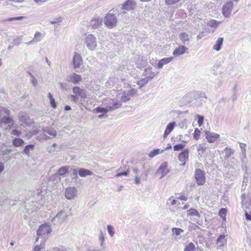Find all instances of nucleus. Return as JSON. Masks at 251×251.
I'll return each mask as SVG.
<instances>
[{"label":"nucleus","instance_id":"obj_64","mask_svg":"<svg viewBox=\"0 0 251 251\" xmlns=\"http://www.w3.org/2000/svg\"><path fill=\"white\" fill-rule=\"evenodd\" d=\"M51 251H69L67 249H60L58 248L55 247L51 249Z\"/></svg>","mask_w":251,"mask_h":251},{"label":"nucleus","instance_id":"obj_43","mask_svg":"<svg viewBox=\"0 0 251 251\" xmlns=\"http://www.w3.org/2000/svg\"><path fill=\"white\" fill-rule=\"evenodd\" d=\"M206 147L204 144H200L198 146L197 151L199 154H202L205 151Z\"/></svg>","mask_w":251,"mask_h":251},{"label":"nucleus","instance_id":"obj_9","mask_svg":"<svg viewBox=\"0 0 251 251\" xmlns=\"http://www.w3.org/2000/svg\"><path fill=\"white\" fill-rule=\"evenodd\" d=\"M77 196V190L75 187H68L65 191V197L68 200L75 199Z\"/></svg>","mask_w":251,"mask_h":251},{"label":"nucleus","instance_id":"obj_22","mask_svg":"<svg viewBox=\"0 0 251 251\" xmlns=\"http://www.w3.org/2000/svg\"><path fill=\"white\" fill-rule=\"evenodd\" d=\"M187 49V48L183 45L179 46L178 47L176 48L173 51V54L175 56L183 54Z\"/></svg>","mask_w":251,"mask_h":251},{"label":"nucleus","instance_id":"obj_58","mask_svg":"<svg viewBox=\"0 0 251 251\" xmlns=\"http://www.w3.org/2000/svg\"><path fill=\"white\" fill-rule=\"evenodd\" d=\"M134 182L136 184H139L141 183L140 175L135 176Z\"/></svg>","mask_w":251,"mask_h":251},{"label":"nucleus","instance_id":"obj_50","mask_svg":"<svg viewBox=\"0 0 251 251\" xmlns=\"http://www.w3.org/2000/svg\"><path fill=\"white\" fill-rule=\"evenodd\" d=\"M201 133V131L198 128H196L195 129L194 135H193L194 139L197 140H198L200 137Z\"/></svg>","mask_w":251,"mask_h":251},{"label":"nucleus","instance_id":"obj_42","mask_svg":"<svg viewBox=\"0 0 251 251\" xmlns=\"http://www.w3.org/2000/svg\"><path fill=\"white\" fill-rule=\"evenodd\" d=\"M107 229L110 236L111 237H113L115 234V230L114 227L111 225H109L107 226Z\"/></svg>","mask_w":251,"mask_h":251},{"label":"nucleus","instance_id":"obj_26","mask_svg":"<svg viewBox=\"0 0 251 251\" xmlns=\"http://www.w3.org/2000/svg\"><path fill=\"white\" fill-rule=\"evenodd\" d=\"M78 174L80 177H85L88 176H91L93 175V173L87 169L83 168L78 169Z\"/></svg>","mask_w":251,"mask_h":251},{"label":"nucleus","instance_id":"obj_44","mask_svg":"<svg viewBox=\"0 0 251 251\" xmlns=\"http://www.w3.org/2000/svg\"><path fill=\"white\" fill-rule=\"evenodd\" d=\"M183 230L179 228L174 227L172 228L173 233L177 236L180 235L181 233H183Z\"/></svg>","mask_w":251,"mask_h":251},{"label":"nucleus","instance_id":"obj_54","mask_svg":"<svg viewBox=\"0 0 251 251\" xmlns=\"http://www.w3.org/2000/svg\"><path fill=\"white\" fill-rule=\"evenodd\" d=\"M180 0H165V3L167 4L172 5L178 2Z\"/></svg>","mask_w":251,"mask_h":251},{"label":"nucleus","instance_id":"obj_40","mask_svg":"<svg viewBox=\"0 0 251 251\" xmlns=\"http://www.w3.org/2000/svg\"><path fill=\"white\" fill-rule=\"evenodd\" d=\"M195 246L193 243H190L186 246L184 251H195Z\"/></svg>","mask_w":251,"mask_h":251},{"label":"nucleus","instance_id":"obj_8","mask_svg":"<svg viewBox=\"0 0 251 251\" xmlns=\"http://www.w3.org/2000/svg\"><path fill=\"white\" fill-rule=\"evenodd\" d=\"M170 172L168 169V164L167 162H163L156 171V175L160 176L161 179L166 176Z\"/></svg>","mask_w":251,"mask_h":251},{"label":"nucleus","instance_id":"obj_49","mask_svg":"<svg viewBox=\"0 0 251 251\" xmlns=\"http://www.w3.org/2000/svg\"><path fill=\"white\" fill-rule=\"evenodd\" d=\"M177 200L175 199L173 197H170L167 201V204L170 205H174L176 204Z\"/></svg>","mask_w":251,"mask_h":251},{"label":"nucleus","instance_id":"obj_30","mask_svg":"<svg viewBox=\"0 0 251 251\" xmlns=\"http://www.w3.org/2000/svg\"><path fill=\"white\" fill-rule=\"evenodd\" d=\"M179 37L183 44L186 42H189L190 38V35L186 32L181 33L179 35Z\"/></svg>","mask_w":251,"mask_h":251},{"label":"nucleus","instance_id":"obj_20","mask_svg":"<svg viewBox=\"0 0 251 251\" xmlns=\"http://www.w3.org/2000/svg\"><path fill=\"white\" fill-rule=\"evenodd\" d=\"M233 8V4L232 2H227L223 7V14L225 17H227L230 15L232 9Z\"/></svg>","mask_w":251,"mask_h":251},{"label":"nucleus","instance_id":"obj_3","mask_svg":"<svg viewBox=\"0 0 251 251\" xmlns=\"http://www.w3.org/2000/svg\"><path fill=\"white\" fill-rule=\"evenodd\" d=\"M242 208L245 212L247 221H251V199L250 198H244L242 200Z\"/></svg>","mask_w":251,"mask_h":251},{"label":"nucleus","instance_id":"obj_57","mask_svg":"<svg viewBox=\"0 0 251 251\" xmlns=\"http://www.w3.org/2000/svg\"><path fill=\"white\" fill-rule=\"evenodd\" d=\"M129 173V171H126V172H123V173H119L118 174H117L115 176L116 177H120V176H127L128 175Z\"/></svg>","mask_w":251,"mask_h":251},{"label":"nucleus","instance_id":"obj_59","mask_svg":"<svg viewBox=\"0 0 251 251\" xmlns=\"http://www.w3.org/2000/svg\"><path fill=\"white\" fill-rule=\"evenodd\" d=\"M22 41V37H17L14 40V43L16 45H19Z\"/></svg>","mask_w":251,"mask_h":251},{"label":"nucleus","instance_id":"obj_4","mask_svg":"<svg viewBox=\"0 0 251 251\" xmlns=\"http://www.w3.org/2000/svg\"><path fill=\"white\" fill-rule=\"evenodd\" d=\"M137 92L136 89L131 88L127 91L120 90L118 92L117 97L122 101H126L130 100V97H132Z\"/></svg>","mask_w":251,"mask_h":251},{"label":"nucleus","instance_id":"obj_37","mask_svg":"<svg viewBox=\"0 0 251 251\" xmlns=\"http://www.w3.org/2000/svg\"><path fill=\"white\" fill-rule=\"evenodd\" d=\"M48 97L50 100V103L51 106L53 108H55L56 107V103L51 94L50 93H49Z\"/></svg>","mask_w":251,"mask_h":251},{"label":"nucleus","instance_id":"obj_28","mask_svg":"<svg viewBox=\"0 0 251 251\" xmlns=\"http://www.w3.org/2000/svg\"><path fill=\"white\" fill-rule=\"evenodd\" d=\"M226 239L225 236L224 235H221L218 238L216 245L218 247H222L225 244H226Z\"/></svg>","mask_w":251,"mask_h":251},{"label":"nucleus","instance_id":"obj_46","mask_svg":"<svg viewBox=\"0 0 251 251\" xmlns=\"http://www.w3.org/2000/svg\"><path fill=\"white\" fill-rule=\"evenodd\" d=\"M34 148V146L33 145H30L26 146L24 150V152L26 154L29 155L30 154V151L32 150Z\"/></svg>","mask_w":251,"mask_h":251},{"label":"nucleus","instance_id":"obj_17","mask_svg":"<svg viewBox=\"0 0 251 251\" xmlns=\"http://www.w3.org/2000/svg\"><path fill=\"white\" fill-rule=\"evenodd\" d=\"M136 5V3L134 0H127L122 5V9L129 11L134 9Z\"/></svg>","mask_w":251,"mask_h":251},{"label":"nucleus","instance_id":"obj_51","mask_svg":"<svg viewBox=\"0 0 251 251\" xmlns=\"http://www.w3.org/2000/svg\"><path fill=\"white\" fill-rule=\"evenodd\" d=\"M184 144H180L175 145L173 148L175 151H179L183 149L184 148Z\"/></svg>","mask_w":251,"mask_h":251},{"label":"nucleus","instance_id":"obj_52","mask_svg":"<svg viewBox=\"0 0 251 251\" xmlns=\"http://www.w3.org/2000/svg\"><path fill=\"white\" fill-rule=\"evenodd\" d=\"M198 118V123L200 126H201L203 123L204 118L203 116L198 115L197 116Z\"/></svg>","mask_w":251,"mask_h":251},{"label":"nucleus","instance_id":"obj_13","mask_svg":"<svg viewBox=\"0 0 251 251\" xmlns=\"http://www.w3.org/2000/svg\"><path fill=\"white\" fill-rule=\"evenodd\" d=\"M205 138L209 143H212L220 138V135L218 133L212 132L208 130L204 131Z\"/></svg>","mask_w":251,"mask_h":251},{"label":"nucleus","instance_id":"obj_39","mask_svg":"<svg viewBox=\"0 0 251 251\" xmlns=\"http://www.w3.org/2000/svg\"><path fill=\"white\" fill-rule=\"evenodd\" d=\"M45 241L44 240H42L41 241L40 244L39 245H36L35 246L33 250V251H40L45 248Z\"/></svg>","mask_w":251,"mask_h":251},{"label":"nucleus","instance_id":"obj_48","mask_svg":"<svg viewBox=\"0 0 251 251\" xmlns=\"http://www.w3.org/2000/svg\"><path fill=\"white\" fill-rule=\"evenodd\" d=\"M146 63L147 62L145 60L143 59H138L137 61V66L138 68H141L143 67Z\"/></svg>","mask_w":251,"mask_h":251},{"label":"nucleus","instance_id":"obj_61","mask_svg":"<svg viewBox=\"0 0 251 251\" xmlns=\"http://www.w3.org/2000/svg\"><path fill=\"white\" fill-rule=\"evenodd\" d=\"M62 21V18L61 17H58L55 19L54 20L51 21L50 23L51 24H54L57 23H60Z\"/></svg>","mask_w":251,"mask_h":251},{"label":"nucleus","instance_id":"obj_25","mask_svg":"<svg viewBox=\"0 0 251 251\" xmlns=\"http://www.w3.org/2000/svg\"><path fill=\"white\" fill-rule=\"evenodd\" d=\"M14 124V120L13 118L10 116H4L0 120V125L2 124Z\"/></svg>","mask_w":251,"mask_h":251},{"label":"nucleus","instance_id":"obj_45","mask_svg":"<svg viewBox=\"0 0 251 251\" xmlns=\"http://www.w3.org/2000/svg\"><path fill=\"white\" fill-rule=\"evenodd\" d=\"M99 240L100 242V246L103 247L105 244V235L102 232L100 233Z\"/></svg>","mask_w":251,"mask_h":251},{"label":"nucleus","instance_id":"obj_6","mask_svg":"<svg viewBox=\"0 0 251 251\" xmlns=\"http://www.w3.org/2000/svg\"><path fill=\"white\" fill-rule=\"evenodd\" d=\"M117 22L116 17L112 13L107 14L104 19V23L105 26L109 28L114 27L117 25Z\"/></svg>","mask_w":251,"mask_h":251},{"label":"nucleus","instance_id":"obj_63","mask_svg":"<svg viewBox=\"0 0 251 251\" xmlns=\"http://www.w3.org/2000/svg\"><path fill=\"white\" fill-rule=\"evenodd\" d=\"M246 144L244 143H240V147L242 150V151L243 153H245L246 152Z\"/></svg>","mask_w":251,"mask_h":251},{"label":"nucleus","instance_id":"obj_33","mask_svg":"<svg viewBox=\"0 0 251 251\" xmlns=\"http://www.w3.org/2000/svg\"><path fill=\"white\" fill-rule=\"evenodd\" d=\"M220 23V22L217 21L215 20H211L207 22V25L215 29Z\"/></svg>","mask_w":251,"mask_h":251},{"label":"nucleus","instance_id":"obj_23","mask_svg":"<svg viewBox=\"0 0 251 251\" xmlns=\"http://www.w3.org/2000/svg\"><path fill=\"white\" fill-rule=\"evenodd\" d=\"M176 126V124L175 122L170 123L167 125L163 135L164 138H167L168 135L173 130Z\"/></svg>","mask_w":251,"mask_h":251},{"label":"nucleus","instance_id":"obj_15","mask_svg":"<svg viewBox=\"0 0 251 251\" xmlns=\"http://www.w3.org/2000/svg\"><path fill=\"white\" fill-rule=\"evenodd\" d=\"M189 154L188 149H185L178 154V159L182 163L181 164V166H183L185 165L186 161L188 160Z\"/></svg>","mask_w":251,"mask_h":251},{"label":"nucleus","instance_id":"obj_7","mask_svg":"<svg viewBox=\"0 0 251 251\" xmlns=\"http://www.w3.org/2000/svg\"><path fill=\"white\" fill-rule=\"evenodd\" d=\"M194 178L197 184L199 186L204 185L206 181L204 172L199 169H196L194 173Z\"/></svg>","mask_w":251,"mask_h":251},{"label":"nucleus","instance_id":"obj_24","mask_svg":"<svg viewBox=\"0 0 251 251\" xmlns=\"http://www.w3.org/2000/svg\"><path fill=\"white\" fill-rule=\"evenodd\" d=\"M73 92L77 95L78 97H80L82 99H84L86 97V94L85 92L80 89L79 87H74L73 89Z\"/></svg>","mask_w":251,"mask_h":251},{"label":"nucleus","instance_id":"obj_36","mask_svg":"<svg viewBox=\"0 0 251 251\" xmlns=\"http://www.w3.org/2000/svg\"><path fill=\"white\" fill-rule=\"evenodd\" d=\"M43 131L47 132L49 135L55 137L56 135V131L53 128L50 127H46L43 129Z\"/></svg>","mask_w":251,"mask_h":251},{"label":"nucleus","instance_id":"obj_47","mask_svg":"<svg viewBox=\"0 0 251 251\" xmlns=\"http://www.w3.org/2000/svg\"><path fill=\"white\" fill-rule=\"evenodd\" d=\"M57 144L53 143L51 145L48 147L47 151L49 153H52L56 151V147Z\"/></svg>","mask_w":251,"mask_h":251},{"label":"nucleus","instance_id":"obj_62","mask_svg":"<svg viewBox=\"0 0 251 251\" xmlns=\"http://www.w3.org/2000/svg\"><path fill=\"white\" fill-rule=\"evenodd\" d=\"M62 21V18L61 17H58L55 19L54 20L51 21L50 23L51 24H54L57 23H60Z\"/></svg>","mask_w":251,"mask_h":251},{"label":"nucleus","instance_id":"obj_35","mask_svg":"<svg viewBox=\"0 0 251 251\" xmlns=\"http://www.w3.org/2000/svg\"><path fill=\"white\" fill-rule=\"evenodd\" d=\"M187 214L189 216H196L200 217V214L195 209L191 208L187 211Z\"/></svg>","mask_w":251,"mask_h":251},{"label":"nucleus","instance_id":"obj_32","mask_svg":"<svg viewBox=\"0 0 251 251\" xmlns=\"http://www.w3.org/2000/svg\"><path fill=\"white\" fill-rule=\"evenodd\" d=\"M69 167L68 166H63L61 168H60L58 169V171L57 172V175L60 176H64L65 175L68 173L69 171Z\"/></svg>","mask_w":251,"mask_h":251},{"label":"nucleus","instance_id":"obj_53","mask_svg":"<svg viewBox=\"0 0 251 251\" xmlns=\"http://www.w3.org/2000/svg\"><path fill=\"white\" fill-rule=\"evenodd\" d=\"M0 110V112L2 111L4 113V114L7 115L6 116H9L10 114V111L8 108L4 107H1Z\"/></svg>","mask_w":251,"mask_h":251},{"label":"nucleus","instance_id":"obj_27","mask_svg":"<svg viewBox=\"0 0 251 251\" xmlns=\"http://www.w3.org/2000/svg\"><path fill=\"white\" fill-rule=\"evenodd\" d=\"M164 150H162L161 149H155L151 151L149 153L148 156L150 158H152L159 154L162 153L163 152H164Z\"/></svg>","mask_w":251,"mask_h":251},{"label":"nucleus","instance_id":"obj_10","mask_svg":"<svg viewBox=\"0 0 251 251\" xmlns=\"http://www.w3.org/2000/svg\"><path fill=\"white\" fill-rule=\"evenodd\" d=\"M72 63L74 69H79L81 65L83 64V59L81 55L77 52H75L74 53Z\"/></svg>","mask_w":251,"mask_h":251},{"label":"nucleus","instance_id":"obj_16","mask_svg":"<svg viewBox=\"0 0 251 251\" xmlns=\"http://www.w3.org/2000/svg\"><path fill=\"white\" fill-rule=\"evenodd\" d=\"M102 18L100 17H95L90 22V26L94 29H96L101 25Z\"/></svg>","mask_w":251,"mask_h":251},{"label":"nucleus","instance_id":"obj_2","mask_svg":"<svg viewBox=\"0 0 251 251\" xmlns=\"http://www.w3.org/2000/svg\"><path fill=\"white\" fill-rule=\"evenodd\" d=\"M51 232V228L50 225L48 224L41 225L37 231V238L36 241L37 242L40 238L43 239L44 241H46Z\"/></svg>","mask_w":251,"mask_h":251},{"label":"nucleus","instance_id":"obj_38","mask_svg":"<svg viewBox=\"0 0 251 251\" xmlns=\"http://www.w3.org/2000/svg\"><path fill=\"white\" fill-rule=\"evenodd\" d=\"M24 143V141L21 138H15L13 141V145L17 147L22 146Z\"/></svg>","mask_w":251,"mask_h":251},{"label":"nucleus","instance_id":"obj_11","mask_svg":"<svg viewBox=\"0 0 251 251\" xmlns=\"http://www.w3.org/2000/svg\"><path fill=\"white\" fill-rule=\"evenodd\" d=\"M108 100L112 103V105H108V110L110 111H113L121 107L122 102L120 99H118L117 95L115 99H108Z\"/></svg>","mask_w":251,"mask_h":251},{"label":"nucleus","instance_id":"obj_1","mask_svg":"<svg viewBox=\"0 0 251 251\" xmlns=\"http://www.w3.org/2000/svg\"><path fill=\"white\" fill-rule=\"evenodd\" d=\"M83 42L86 48L91 51L95 50L98 46L97 38L92 34H85Z\"/></svg>","mask_w":251,"mask_h":251},{"label":"nucleus","instance_id":"obj_41","mask_svg":"<svg viewBox=\"0 0 251 251\" xmlns=\"http://www.w3.org/2000/svg\"><path fill=\"white\" fill-rule=\"evenodd\" d=\"M226 212L227 210L226 208H222L219 212V216H220L224 221H226Z\"/></svg>","mask_w":251,"mask_h":251},{"label":"nucleus","instance_id":"obj_31","mask_svg":"<svg viewBox=\"0 0 251 251\" xmlns=\"http://www.w3.org/2000/svg\"><path fill=\"white\" fill-rule=\"evenodd\" d=\"M150 80L146 76L144 78H141L137 82V84L138 85L139 88H141L146 85Z\"/></svg>","mask_w":251,"mask_h":251},{"label":"nucleus","instance_id":"obj_29","mask_svg":"<svg viewBox=\"0 0 251 251\" xmlns=\"http://www.w3.org/2000/svg\"><path fill=\"white\" fill-rule=\"evenodd\" d=\"M223 38H222V37H219L217 39L215 45L213 46V49L217 50V51H219L221 50V47L223 45Z\"/></svg>","mask_w":251,"mask_h":251},{"label":"nucleus","instance_id":"obj_55","mask_svg":"<svg viewBox=\"0 0 251 251\" xmlns=\"http://www.w3.org/2000/svg\"><path fill=\"white\" fill-rule=\"evenodd\" d=\"M24 18V17L20 16V17H14V18H11L7 19L5 20V21H15V20H21L23 19Z\"/></svg>","mask_w":251,"mask_h":251},{"label":"nucleus","instance_id":"obj_12","mask_svg":"<svg viewBox=\"0 0 251 251\" xmlns=\"http://www.w3.org/2000/svg\"><path fill=\"white\" fill-rule=\"evenodd\" d=\"M18 118L21 123V125L22 126H29L32 123L31 120L25 113H20L18 115Z\"/></svg>","mask_w":251,"mask_h":251},{"label":"nucleus","instance_id":"obj_34","mask_svg":"<svg viewBox=\"0 0 251 251\" xmlns=\"http://www.w3.org/2000/svg\"><path fill=\"white\" fill-rule=\"evenodd\" d=\"M95 111L96 113H102L104 114H106L107 112L110 111L108 110V106H105V107L99 106L95 109Z\"/></svg>","mask_w":251,"mask_h":251},{"label":"nucleus","instance_id":"obj_21","mask_svg":"<svg viewBox=\"0 0 251 251\" xmlns=\"http://www.w3.org/2000/svg\"><path fill=\"white\" fill-rule=\"evenodd\" d=\"M43 36L44 35L42 34L41 32L38 31L36 32L34 34L33 39L31 41L27 42L26 44L27 45H32L33 44L38 43L41 41Z\"/></svg>","mask_w":251,"mask_h":251},{"label":"nucleus","instance_id":"obj_56","mask_svg":"<svg viewBox=\"0 0 251 251\" xmlns=\"http://www.w3.org/2000/svg\"><path fill=\"white\" fill-rule=\"evenodd\" d=\"M108 99H104L102 101V104L105 106H107L108 105H112V103L108 100Z\"/></svg>","mask_w":251,"mask_h":251},{"label":"nucleus","instance_id":"obj_5","mask_svg":"<svg viewBox=\"0 0 251 251\" xmlns=\"http://www.w3.org/2000/svg\"><path fill=\"white\" fill-rule=\"evenodd\" d=\"M67 213V209H63L57 213L56 216L52 219V222L55 225L63 223L67 219L68 216Z\"/></svg>","mask_w":251,"mask_h":251},{"label":"nucleus","instance_id":"obj_18","mask_svg":"<svg viewBox=\"0 0 251 251\" xmlns=\"http://www.w3.org/2000/svg\"><path fill=\"white\" fill-rule=\"evenodd\" d=\"M81 78L80 75L73 73L67 76V80L68 82L76 84L79 82L81 81Z\"/></svg>","mask_w":251,"mask_h":251},{"label":"nucleus","instance_id":"obj_14","mask_svg":"<svg viewBox=\"0 0 251 251\" xmlns=\"http://www.w3.org/2000/svg\"><path fill=\"white\" fill-rule=\"evenodd\" d=\"M159 72H153L152 67L149 66L145 69L143 75L147 77L150 80H151L154 77L157 76Z\"/></svg>","mask_w":251,"mask_h":251},{"label":"nucleus","instance_id":"obj_19","mask_svg":"<svg viewBox=\"0 0 251 251\" xmlns=\"http://www.w3.org/2000/svg\"><path fill=\"white\" fill-rule=\"evenodd\" d=\"M174 58L173 57L162 58L158 61L156 64V68L159 69H162L163 66L171 62Z\"/></svg>","mask_w":251,"mask_h":251},{"label":"nucleus","instance_id":"obj_60","mask_svg":"<svg viewBox=\"0 0 251 251\" xmlns=\"http://www.w3.org/2000/svg\"><path fill=\"white\" fill-rule=\"evenodd\" d=\"M31 82L32 84L34 87H36L37 86L38 82H37L36 78L35 77L32 76Z\"/></svg>","mask_w":251,"mask_h":251}]
</instances>
